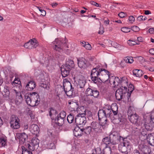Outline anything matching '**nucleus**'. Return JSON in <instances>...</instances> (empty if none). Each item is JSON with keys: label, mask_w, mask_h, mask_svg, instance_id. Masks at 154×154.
I'll return each instance as SVG.
<instances>
[{"label": "nucleus", "mask_w": 154, "mask_h": 154, "mask_svg": "<svg viewBox=\"0 0 154 154\" xmlns=\"http://www.w3.org/2000/svg\"><path fill=\"white\" fill-rule=\"evenodd\" d=\"M113 115L110 109L105 108L103 109H99L98 112V116L99 123L102 126L103 129L109 125L108 118L112 117Z\"/></svg>", "instance_id": "nucleus-1"}, {"label": "nucleus", "mask_w": 154, "mask_h": 154, "mask_svg": "<svg viewBox=\"0 0 154 154\" xmlns=\"http://www.w3.org/2000/svg\"><path fill=\"white\" fill-rule=\"evenodd\" d=\"M110 109L111 112L112 113L113 116L112 117H109V118L112 121L114 120H118V121L120 122H123V119L122 115L120 114H118V106L115 103L112 105L111 108H108Z\"/></svg>", "instance_id": "nucleus-2"}, {"label": "nucleus", "mask_w": 154, "mask_h": 154, "mask_svg": "<svg viewBox=\"0 0 154 154\" xmlns=\"http://www.w3.org/2000/svg\"><path fill=\"white\" fill-rule=\"evenodd\" d=\"M131 146L130 145L129 141L128 140L127 138H122V140L120 142L119 145L118 149L119 151L122 153H125L127 154L128 151H130Z\"/></svg>", "instance_id": "nucleus-3"}, {"label": "nucleus", "mask_w": 154, "mask_h": 154, "mask_svg": "<svg viewBox=\"0 0 154 154\" xmlns=\"http://www.w3.org/2000/svg\"><path fill=\"white\" fill-rule=\"evenodd\" d=\"M130 107L129 108L128 112V118L130 122L136 126H142L143 123L141 122L139 116L136 113L131 114Z\"/></svg>", "instance_id": "nucleus-4"}, {"label": "nucleus", "mask_w": 154, "mask_h": 154, "mask_svg": "<svg viewBox=\"0 0 154 154\" xmlns=\"http://www.w3.org/2000/svg\"><path fill=\"white\" fill-rule=\"evenodd\" d=\"M143 121V123L142 126H144L145 129L148 131H152L154 127V119L151 118L149 115L147 117V119H144Z\"/></svg>", "instance_id": "nucleus-5"}, {"label": "nucleus", "mask_w": 154, "mask_h": 154, "mask_svg": "<svg viewBox=\"0 0 154 154\" xmlns=\"http://www.w3.org/2000/svg\"><path fill=\"white\" fill-rule=\"evenodd\" d=\"M101 73H100L98 79L102 82H106L109 80V83L111 84V82H112V79L113 80L114 77L113 76H111L109 72L104 69L103 70V71Z\"/></svg>", "instance_id": "nucleus-6"}, {"label": "nucleus", "mask_w": 154, "mask_h": 154, "mask_svg": "<svg viewBox=\"0 0 154 154\" xmlns=\"http://www.w3.org/2000/svg\"><path fill=\"white\" fill-rule=\"evenodd\" d=\"M111 141V144L115 145L118 144L122 140V138H125L121 136H119L116 132H114L111 134L109 135Z\"/></svg>", "instance_id": "nucleus-7"}, {"label": "nucleus", "mask_w": 154, "mask_h": 154, "mask_svg": "<svg viewBox=\"0 0 154 154\" xmlns=\"http://www.w3.org/2000/svg\"><path fill=\"white\" fill-rule=\"evenodd\" d=\"M20 119L15 115H12L10 119V123L11 127L13 129H18L20 127Z\"/></svg>", "instance_id": "nucleus-8"}, {"label": "nucleus", "mask_w": 154, "mask_h": 154, "mask_svg": "<svg viewBox=\"0 0 154 154\" xmlns=\"http://www.w3.org/2000/svg\"><path fill=\"white\" fill-rule=\"evenodd\" d=\"M103 70L104 69H101L97 71L95 69H93L91 73V79L92 81L95 83H96L97 79L98 80L99 76L100 73H102V72L103 71Z\"/></svg>", "instance_id": "nucleus-9"}, {"label": "nucleus", "mask_w": 154, "mask_h": 154, "mask_svg": "<svg viewBox=\"0 0 154 154\" xmlns=\"http://www.w3.org/2000/svg\"><path fill=\"white\" fill-rule=\"evenodd\" d=\"M90 126L92 130L96 133L100 134L102 132V130L101 128V125L96 122L93 121L90 124Z\"/></svg>", "instance_id": "nucleus-10"}, {"label": "nucleus", "mask_w": 154, "mask_h": 154, "mask_svg": "<svg viewBox=\"0 0 154 154\" xmlns=\"http://www.w3.org/2000/svg\"><path fill=\"white\" fill-rule=\"evenodd\" d=\"M86 93L90 97H93L94 98H97L99 95V91L94 88L92 87H88L85 91Z\"/></svg>", "instance_id": "nucleus-11"}, {"label": "nucleus", "mask_w": 154, "mask_h": 154, "mask_svg": "<svg viewBox=\"0 0 154 154\" xmlns=\"http://www.w3.org/2000/svg\"><path fill=\"white\" fill-rule=\"evenodd\" d=\"M38 45L36 39L34 38L30 39L28 42L25 44L24 46L26 48L31 49L36 48Z\"/></svg>", "instance_id": "nucleus-12"}, {"label": "nucleus", "mask_w": 154, "mask_h": 154, "mask_svg": "<svg viewBox=\"0 0 154 154\" xmlns=\"http://www.w3.org/2000/svg\"><path fill=\"white\" fill-rule=\"evenodd\" d=\"M39 140L36 137H35L33 138L31 140V145L33 146L32 148H30L31 146L29 143H28L27 146L28 149L31 151H34L35 149H37L39 146Z\"/></svg>", "instance_id": "nucleus-13"}, {"label": "nucleus", "mask_w": 154, "mask_h": 154, "mask_svg": "<svg viewBox=\"0 0 154 154\" xmlns=\"http://www.w3.org/2000/svg\"><path fill=\"white\" fill-rule=\"evenodd\" d=\"M85 116H76L75 117V123L76 126L84 125L86 122Z\"/></svg>", "instance_id": "nucleus-14"}, {"label": "nucleus", "mask_w": 154, "mask_h": 154, "mask_svg": "<svg viewBox=\"0 0 154 154\" xmlns=\"http://www.w3.org/2000/svg\"><path fill=\"white\" fill-rule=\"evenodd\" d=\"M30 96L32 98V101L33 103L34 106H37L40 102V99L39 96L36 92L30 93Z\"/></svg>", "instance_id": "nucleus-15"}, {"label": "nucleus", "mask_w": 154, "mask_h": 154, "mask_svg": "<svg viewBox=\"0 0 154 154\" xmlns=\"http://www.w3.org/2000/svg\"><path fill=\"white\" fill-rule=\"evenodd\" d=\"M78 64L79 67L81 69H85L88 66V62L86 60L83 58L78 59Z\"/></svg>", "instance_id": "nucleus-16"}, {"label": "nucleus", "mask_w": 154, "mask_h": 154, "mask_svg": "<svg viewBox=\"0 0 154 154\" xmlns=\"http://www.w3.org/2000/svg\"><path fill=\"white\" fill-rule=\"evenodd\" d=\"M54 45H55L54 49L57 51H60L62 50L63 47L62 44H63V42H61V39L58 38L56 39L54 41L52 42Z\"/></svg>", "instance_id": "nucleus-17"}, {"label": "nucleus", "mask_w": 154, "mask_h": 154, "mask_svg": "<svg viewBox=\"0 0 154 154\" xmlns=\"http://www.w3.org/2000/svg\"><path fill=\"white\" fill-rule=\"evenodd\" d=\"M138 147L139 150L143 154H150L151 150L146 145L141 144L139 145Z\"/></svg>", "instance_id": "nucleus-18"}, {"label": "nucleus", "mask_w": 154, "mask_h": 154, "mask_svg": "<svg viewBox=\"0 0 154 154\" xmlns=\"http://www.w3.org/2000/svg\"><path fill=\"white\" fill-rule=\"evenodd\" d=\"M71 69L69 67H66L64 65L62 66L61 67V71L62 77L64 78L68 76L69 74Z\"/></svg>", "instance_id": "nucleus-19"}, {"label": "nucleus", "mask_w": 154, "mask_h": 154, "mask_svg": "<svg viewBox=\"0 0 154 154\" xmlns=\"http://www.w3.org/2000/svg\"><path fill=\"white\" fill-rule=\"evenodd\" d=\"M63 86L65 92L73 88L71 83L67 79H64L63 80Z\"/></svg>", "instance_id": "nucleus-20"}, {"label": "nucleus", "mask_w": 154, "mask_h": 154, "mask_svg": "<svg viewBox=\"0 0 154 154\" xmlns=\"http://www.w3.org/2000/svg\"><path fill=\"white\" fill-rule=\"evenodd\" d=\"M30 131L32 133L37 135L39 132V129L36 125L33 124L30 125L29 127Z\"/></svg>", "instance_id": "nucleus-21"}, {"label": "nucleus", "mask_w": 154, "mask_h": 154, "mask_svg": "<svg viewBox=\"0 0 154 154\" xmlns=\"http://www.w3.org/2000/svg\"><path fill=\"white\" fill-rule=\"evenodd\" d=\"M90 95H87L85 92V95L82 97V100L85 103H86L88 104H92L93 103L94 101L93 99L90 98Z\"/></svg>", "instance_id": "nucleus-22"}, {"label": "nucleus", "mask_w": 154, "mask_h": 154, "mask_svg": "<svg viewBox=\"0 0 154 154\" xmlns=\"http://www.w3.org/2000/svg\"><path fill=\"white\" fill-rule=\"evenodd\" d=\"M83 129H81L78 126L75 127L73 131L74 136L77 137H80L83 134Z\"/></svg>", "instance_id": "nucleus-23"}, {"label": "nucleus", "mask_w": 154, "mask_h": 154, "mask_svg": "<svg viewBox=\"0 0 154 154\" xmlns=\"http://www.w3.org/2000/svg\"><path fill=\"white\" fill-rule=\"evenodd\" d=\"M17 137L19 139L20 141L24 143L28 138V135L25 133H19L17 135Z\"/></svg>", "instance_id": "nucleus-24"}, {"label": "nucleus", "mask_w": 154, "mask_h": 154, "mask_svg": "<svg viewBox=\"0 0 154 154\" xmlns=\"http://www.w3.org/2000/svg\"><path fill=\"white\" fill-rule=\"evenodd\" d=\"M35 86L36 84L35 82L33 81H30L26 85V88L28 90L31 91L32 90Z\"/></svg>", "instance_id": "nucleus-25"}, {"label": "nucleus", "mask_w": 154, "mask_h": 154, "mask_svg": "<svg viewBox=\"0 0 154 154\" xmlns=\"http://www.w3.org/2000/svg\"><path fill=\"white\" fill-rule=\"evenodd\" d=\"M25 98L27 104L31 106H34L33 103L32 101V98L30 96V93H26L25 95Z\"/></svg>", "instance_id": "nucleus-26"}, {"label": "nucleus", "mask_w": 154, "mask_h": 154, "mask_svg": "<svg viewBox=\"0 0 154 154\" xmlns=\"http://www.w3.org/2000/svg\"><path fill=\"white\" fill-rule=\"evenodd\" d=\"M65 121V119H63L57 116L56 117L55 119V122L56 124L59 126H62L64 124Z\"/></svg>", "instance_id": "nucleus-27"}, {"label": "nucleus", "mask_w": 154, "mask_h": 154, "mask_svg": "<svg viewBox=\"0 0 154 154\" xmlns=\"http://www.w3.org/2000/svg\"><path fill=\"white\" fill-rule=\"evenodd\" d=\"M110 137H106L103 139L102 142L101 144V147L103 145H105V146H109V145L111 144V141Z\"/></svg>", "instance_id": "nucleus-28"}, {"label": "nucleus", "mask_w": 154, "mask_h": 154, "mask_svg": "<svg viewBox=\"0 0 154 154\" xmlns=\"http://www.w3.org/2000/svg\"><path fill=\"white\" fill-rule=\"evenodd\" d=\"M76 111L78 114L76 116H85V110L83 107H79Z\"/></svg>", "instance_id": "nucleus-29"}, {"label": "nucleus", "mask_w": 154, "mask_h": 154, "mask_svg": "<svg viewBox=\"0 0 154 154\" xmlns=\"http://www.w3.org/2000/svg\"><path fill=\"white\" fill-rule=\"evenodd\" d=\"M23 100L22 95L20 92L16 93V96L15 100L16 104L19 105L21 102Z\"/></svg>", "instance_id": "nucleus-30"}, {"label": "nucleus", "mask_w": 154, "mask_h": 154, "mask_svg": "<svg viewBox=\"0 0 154 154\" xmlns=\"http://www.w3.org/2000/svg\"><path fill=\"white\" fill-rule=\"evenodd\" d=\"M64 66L67 67L72 69L75 66V64L73 61L71 60L68 59L67 60Z\"/></svg>", "instance_id": "nucleus-31"}, {"label": "nucleus", "mask_w": 154, "mask_h": 154, "mask_svg": "<svg viewBox=\"0 0 154 154\" xmlns=\"http://www.w3.org/2000/svg\"><path fill=\"white\" fill-rule=\"evenodd\" d=\"M133 73L134 75L138 77H141L143 74L142 70L138 69H134Z\"/></svg>", "instance_id": "nucleus-32"}, {"label": "nucleus", "mask_w": 154, "mask_h": 154, "mask_svg": "<svg viewBox=\"0 0 154 154\" xmlns=\"http://www.w3.org/2000/svg\"><path fill=\"white\" fill-rule=\"evenodd\" d=\"M147 141L149 143L151 146H154V136L152 134H149L148 135Z\"/></svg>", "instance_id": "nucleus-33"}, {"label": "nucleus", "mask_w": 154, "mask_h": 154, "mask_svg": "<svg viewBox=\"0 0 154 154\" xmlns=\"http://www.w3.org/2000/svg\"><path fill=\"white\" fill-rule=\"evenodd\" d=\"M9 89L10 88L7 86L4 87V93L3 94V96L7 99L9 98L10 94Z\"/></svg>", "instance_id": "nucleus-34"}, {"label": "nucleus", "mask_w": 154, "mask_h": 154, "mask_svg": "<svg viewBox=\"0 0 154 154\" xmlns=\"http://www.w3.org/2000/svg\"><path fill=\"white\" fill-rule=\"evenodd\" d=\"M114 76V79H113V80L112 79V82H111V83H113L114 87L115 88L117 85L119 86V85H121V82H120V79L119 77Z\"/></svg>", "instance_id": "nucleus-35"}, {"label": "nucleus", "mask_w": 154, "mask_h": 154, "mask_svg": "<svg viewBox=\"0 0 154 154\" xmlns=\"http://www.w3.org/2000/svg\"><path fill=\"white\" fill-rule=\"evenodd\" d=\"M86 82L84 79H79L78 81V86L80 88H84L86 84Z\"/></svg>", "instance_id": "nucleus-36"}, {"label": "nucleus", "mask_w": 154, "mask_h": 154, "mask_svg": "<svg viewBox=\"0 0 154 154\" xmlns=\"http://www.w3.org/2000/svg\"><path fill=\"white\" fill-rule=\"evenodd\" d=\"M134 85L132 84H130L129 85L128 87V91L127 94V95H128L127 98L128 101H131V99H130V100H129V98L131 96V94H130L129 93L130 92L131 94V93L134 90Z\"/></svg>", "instance_id": "nucleus-37"}, {"label": "nucleus", "mask_w": 154, "mask_h": 154, "mask_svg": "<svg viewBox=\"0 0 154 154\" xmlns=\"http://www.w3.org/2000/svg\"><path fill=\"white\" fill-rule=\"evenodd\" d=\"M74 115L72 113H70L67 117V120L69 123H71L73 122L75 123Z\"/></svg>", "instance_id": "nucleus-38"}, {"label": "nucleus", "mask_w": 154, "mask_h": 154, "mask_svg": "<svg viewBox=\"0 0 154 154\" xmlns=\"http://www.w3.org/2000/svg\"><path fill=\"white\" fill-rule=\"evenodd\" d=\"M70 108L72 111H77L79 107L78 105L75 102H72V104L70 106Z\"/></svg>", "instance_id": "nucleus-39"}, {"label": "nucleus", "mask_w": 154, "mask_h": 154, "mask_svg": "<svg viewBox=\"0 0 154 154\" xmlns=\"http://www.w3.org/2000/svg\"><path fill=\"white\" fill-rule=\"evenodd\" d=\"M124 61L126 63H132L134 60L132 57L127 56L124 58Z\"/></svg>", "instance_id": "nucleus-40"}, {"label": "nucleus", "mask_w": 154, "mask_h": 154, "mask_svg": "<svg viewBox=\"0 0 154 154\" xmlns=\"http://www.w3.org/2000/svg\"><path fill=\"white\" fill-rule=\"evenodd\" d=\"M74 91V88H71L69 90L65 91V92L68 97H71L73 96Z\"/></svg>", "instance_id": "nucleus-41"}, {"label": "nucleus", "mask_w": 154, "mask_h": 154, "mask_svg": "<svg viewBox=\"0 0 154 154\" xmlns=\"http://www.w3.org/2000/svg\"><path fill=\"white\" fill-rule=\"evenodd\" d=\"M103 154H111V150L110 147L105 146L103 150Z\"/></svg>", "instance_id": "nucleus-42"}, {"label": "nucleus", "mask_w": 154, "mask_h": 154, "mask_svg": "<svg viewBox=\"0 0 154 154\" xmlns=\"http://www.w3.org/2000/svg\"><path fill=\"white\" fill-rule=\"evenodd\" d=\"M92 129L90 126L87 127L85 129H83V132L86 134H89L91 131Z\"/></svg>", "instance_id": "nucleus-43"}, {"label": "nucleus", "mask_w": 154, "mask_h": 154, "mask_svg": "<svg viewBox=\"0 0 154 154\" xmlns=\"http://www.w3.org/2000/svg\"><path fill=\"white\" fill-rule=\"evenodd\" d=\"M66 115V112L64 111H62L59 114H58L57 116L63 119H65Z\"/></svg>", "instance_id": "nucleus-44"}, {"label": "nucleus", "mask_w": 154, "mask_h": 154, "mask_svg": "<svg viewBox=\"0 0 154 154\" xmlns=\"http://www.w3.org/2000/svg\"><path fill=\"white\" fill-rule=\"evenodd\" d=\"M57 113V111L53 108H50L49 111V114L50 117H51L53 114H56Z\"/></svg>", "instance_id": "nucleus-45"}, {"label": "nucleus", "mask_w": 154, "mask_h": 154, "mask_svg": "<svg viewBox=\"0 0 154 154\" xmlns=\"http://www.w3.org/2000/svg\"><path fill=\"white\" fill-rule=\"evenodd\" d=\"M120 82H121V85H123V84L126 83L127 85L128 82L126 80V78L125 77H123L120 78Z\"/></svg>", "instance_id": "nucleus-46"}, {"label": "nucleus", "mask_w": 154, "mask_h": 154, "mask_svg": "<svg viewBox=\"0 0 154 154\" xmlns=\"http://www.w3.org/2000/svg\"><path fill=\"white\" fill-rule=\"evenodd\" d=\"M94 152V154H103L101 151V149L100 147H97L96 148L93 152Z\"/></svg>", "instance_id": "nucleus-47"}, {"label": "nucleus", "mask_w": 154, "mask_h": 154, "mask_svg": "<svg viewBox=\"0 0 154 154\" xmlns=\"http://www.w3.org/2000/svg\"><path fill=\"white\" fill-rule=\"evenodd\" d=\"M123 94H120L118 92H116L115 96L116 99L119 101H120L122 99L123 97Z\"/></svg>", "instance_id": "nucleus-48"}, {"label": "nucleus", "mask_w": 154, "mask_h": 154, "mask_svg": "<svg viewBox=\"0 0 154 154\" xmlns=\"http://www.w3.org/2000/svg\"><path fill=\"white\" fill-rule=\"evenodd\" d=\"M147 17L145 16H140L137 18V20L139 21H144L146 20Z\"/></svg>", "instance_id": "nucleus-49"}, {"label": "nucleus", "mask_w": 154, "mask_h": 154, "mask_svg": "<svg viewBox=\"0 0 154 154\" xmlns=\"http://www.w3.org/2000/svg\"><path fill=\"white\" fill-rule=\"evenodd\" d=\"M128 43L130 46H132L136 44H138V43H137L136 41H134L131 40H128Z\"/></svg>", "instance_id": "nucleus-50"}, {"label": "nucleus", "mask_w": 154, "mask_h": 154, "mask_svg": "<svg viewBox=\"0 0 154 154\" xmlns=\"http://www.w3.org/2000/svg\"><path fill=\"white\" fill-rule=\"evenodd\" d=\"M40 86L41 87L44 88L45 89H46L47 90H49L50 88L48 85L45 84L41 83L40 85Z\"/></svg>", "instance_id": "nucleus-51"}, {"label": "nucleus", "mask_w": 154, "mask_h": 154, "mask_svg": "<svg viewBox=\"0 0 154 154\" xmlns=\"http://www.w3.org/2000/svg\"><path fill=\"white\" fill-rule=\"evenodd\" d=\"M6 140L3 137L0 138V143L2 146H5L6 143Z\"/></svg>", "instance_id": "nucleus-52"}, {"label": "nucleus", "mask_w": 154, "mask_h": 154, "mask_svg": "<svg viewBox=\"0 0 154 154\" xmlns=\"http://www.w3.org/2000/svg\"><path fill=\"white\" fill-rule=\"evenodd\" d=\"M121 31L125 33H127L130 32V29L128 27H123L121 29Z\"/></svg>", "instance_id": "nucleus-53"}, {"label": "nucleus", "mask_w": 154, "mask_h": 154, "mask_svg": "<svg viewBox=\"0 0 154 154\" xmlns=\"http://www.w3.org/2000/svg\"><path fill=\"white\" fill-rule=\"evenodd\" d=\"M37 7L38 8L39 11L42 13L41 15L43 16H45L46 14V11L44 10L41 9V7Z\"/></svg>", "instance_id": "nucleus-54"}, {"label": "nucleus", "mask_w": 154, "mask_h": 154, "mask_svg": "<svg viewBox=\"0 0 154 154\" xmlns=\"http://www.w3.org/2000/svg\"><path fill=\"white\" fill-rule=\"evenodd\" d=\"M111 45L116 48H118L119 46V45L115 42H112L111 43Z\"/></svg>", "instance_id": "nucleus-55"}, {"label": "nucleus", "mask_w": 154, "mask_h": 154, "mask_svg": "<svg viewBox=\"0 0 154 154\" xmlns=\"http://www.w3.org/2000/svg\"><path fill=\"white\" fill-rule=\"evenodd\" d=\"M116 92L119 93L120 94H123V93H125V92L124 91L122 88H121V87L119 89H118L116 91Z\"/></svg>", "instance_id": "nucleus-56"}, {"label": "nucleus", "mask_w": 154, "mask_h": 154, "mask_svg": "<svg viewBox=\"0 0 154 154\" xmlns=\"http://www.w3.org/2000/svg\"><path fill=\"white\" fill-rule=\"evenodd\" d=\"M83 46L85 47L86 49L88 50H91V45L88 43L86 45H83Z\"/></svg>", "instance_id": "nucleus-57"}, {"label": "nucleus", "mask_w": 154, "mask_h": 154, "mask_svg": "<svg viewBox=\"0 0 154 154\" xmlns=\"http://www.w3.org/2000/svg\"><path fill=\"white\" fill-rule=\"evenodd\" d=\"M29 115L30 116L31 118L32 119H34L35 118V113L34 112L31 111V110H29Z\"/></svg>", "instance_id": "nucleus-58"}, {"label": "nucleus", "mask_w": 154, "mask_h": 154, "mask_svg": "<svg viewBox=\"0 0 154 154\" xmlns=\"http://www.w3.org/2000/svg\"><path fill=\"white\" fill-rule=\"evenodd\" d=\"M132 30L134 31L135 32H138L140 30V29L139 28V27H138V26H133L132 27Z\"/></svg>", "instance_id": "nucleus-59"}, {"label": "nucleus", "mask_w": 154, "mask_h": 154, "mask_svg": "<svg viewBox=\"0 0 154 154\" xmlns=\"http://www.w3.org/2000/svg\"><path fill=\"white\" fill-rule=\"evenodd\" d=\"M22 127L24 130H27L29 128L28 124L26 123H24L22 125Z\"/></svg>", "instance_id": "nucleus-60"}, {"label": "nucleus", "mask_w": 154, "mask_h": 154, "mask_svg": "<svg viewBox=\"0 0 154 154\" xmlns=\"http://www.w3.org/2000/svg\"><path fill=\"white\" fill-rule=\"evenodd\" d=\"M90 3L92 5H95L97 7H100L99 4L96 2L93 1H91L90 2Z\"/></svg>", "instance_id": "nucleus-61"}, {"label": "nucleus", "mask_w": 154, "mask_h": 154, "mask_svg": "<svg viewBox=\"0 0 154 154\" xmlns=\"http://www.w3.org/2000/svg\"><path fill=\"white\" fill-rule=\"evenodd\" d=\"M128 20L131 23H132L134 21L135 18L133 16H131L129 17Z\"/></svg>", "instance_id": "nucleus-62"}, {"label": "nucleus", "mask_w": 154, "mask_h": 154, "mask_svg": "<svg viewBox=\"0 0 154 154\" xmlns=\"http://www.w3.org/2000/svg\"><path fill=\"white\" fill-rule=\"evenodd\" d=\"M118 15L121 18H123L125 16L126 14L124 13L121 12Z\"/></svg>", "instance_id": "nucleus-63"}, {"label": "nucleus", "mask_w": 154, "mask_h": 154, "mask_svg": "<svg viewBox=\"0 0 154 154\" xmlns=\"http://www.w3.org/2000/svg\"><path fill=\"white\" fill-rule=\"evenodd\" d=\"M100 30L98 32V33L100 34H102L104 32V28L103 27H100Z\"/></svg>", "instance_id": "nucleus-64"}]
</instances>
